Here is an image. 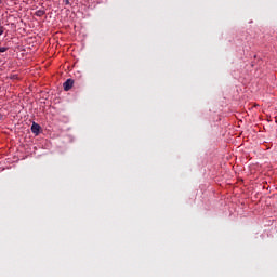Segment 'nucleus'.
I'll return each instance as SVG.
<instances>
[{
	"instance_id": "obj_1",
	"label": "nucleus",
	"mask_w": 277,
	"mask_h": 277,
	"mask_svg": "<svg viewBox=\"0 0 277 277\" xmlns=\"http://www.w3.org/2000/svg\"><path fill=\"white\" fill-rule=\"evenodd\" d=\"M72 85H75V80L72 79H67L64 83H63V88L65 90V92H68L69 90L72 89Z\"/></svg>"
},
{
	"instance_id": "obj_5",
	"label": "nucleus",
	"mask_w": 277,
	"mask_h": 277,
	"mask_svg": "<svg viewBox=\"0 0 277 277\" xmlns=\"http://www.w3.org/2000/svg\"><path fill=\"white\" fill-rule=\"evenodd\" d=\"M5 51H8V48H4V47L0 48V53H5Z\"/></svg>"
},
{
	"instance_id": "obj_2",
	"label": "nucleus",
	"mask_w": 277,
	"mask_h": 277,
	"mask_svg": "<svg viewBox=\"0 0 277 277\" xmlns=\"http://www.w3.org/2000/svg\"><path fill=\"white\" fill-rule=\"evenodd\" d=\"M31 132L35 135H40V124L34 122L32 126H31Z\"/></svg>"
},
{
	"instance_id": "obj_4",
	"label": "nucleus",
	"mask_w": 277,
	"mask_h": 277,
	"mask_svg": "<svg viewBox=\"0 0 277 277\" xmlns=\"http://www.w3.org/2000/svg\"><path fill=\"white\" fill-rule=\"evenodd\" d=\"M3 31H5V28L0 25V36H3Z\"/></svg>"
},
{
	"instance_id": "obj_3",
	"label": "nucleus",
	"mask_w": 277,
	"mask_h": 277,
	"mask_svg": "<svg viewBox=\"0 0 277 277\" xmlns=\"http://www.w3.org/2000/svg\"><path fill=\"white\" fill-rule=\"evenodd\" d=\"M36 16H44V11L43 10L37 11Z\"/></svg>"
},
{
	"instance_id": "obj_6",
	"label": "nucleus",
	"mask_w": 277,
	"mask_h": 277,
	"mask_svg": "<svg viewBox=\"0 0 277 277\" xmlns=\"http://www.w3.org/2000/svg\"><path fill=\"white\" fill-rule=\"evenodd\" d=\"M2 116L0 115V120H1Z\"/></svg>"
}]
</instances>
